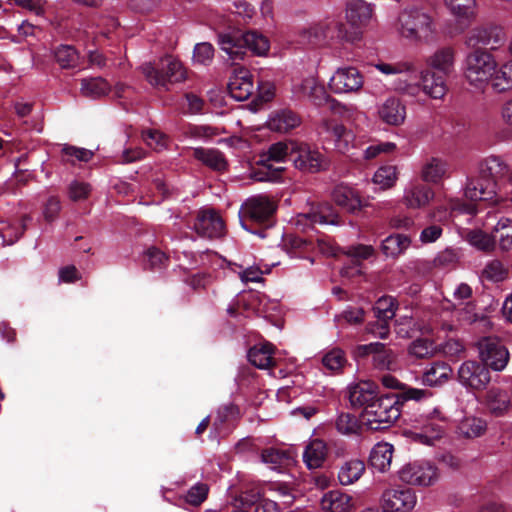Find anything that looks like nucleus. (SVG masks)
<instances>
[{"mask_svg": "<svg viewBox=\"0 0 512 512\" xmlns=\"http://www.w3.org/2000/svg\"><path fill=\"white\" fill-rule=\"evenodd\" d=\"M140 71L151 86L165 91L170 89V85L187 78L182 63L172 56H165L157 63L146 62L140 66Z\"/></svg>", "mask_w": 512, "mask_h": 512, "instance_id": "3", "label": "nucleus"}, {"mask_svg": "<svg viewBox=\"0 0 512 512\" xmlns=\"http://www.w3.org/2000/svg\"><path fill=\"white\" fill-rule=\"evenodd\" d=\"M331 197L336 205L351 214L357 213L365 206L360 194L347 185L336 186L331 193Z\"/></svg>", "mask_w": 512, "mask_h": 512, "instance_id": "24", "label": "nucleus"}, {"mask_svg": "<svg viewBox=\"0 0 512 512\" xmlns=\"http://www.w3.org/2000/svg\"><path fill=\"white\" fill-rule=\"evenodd\" d=\"M347 363L345 353L340 348H333L322 357V364L325 369L331 372H339Z\"/></svg>", "mask_w": 512, "mask_h": 512, "instance_id": "49", "label": "nucleus"}, {"mask_svg": "<svg viewBox=\"0 0 512 512\" xmlns=\"http://www.w3.org/2000/svg\"><path fill=\"white\" fill-rule=\"evenodd\" d=\"M448 163L439 157H429L421 167V179L427 183L438 184L446 176Z\"/></svg>", "mask_w": 512, "mask_h": 512, "instance_id": "29", "label": "nucleus"}, {"mask_svg": "<svg viewBox=\"0 0 512 512\" xmlns=\"http://www.w3.org/2000/svg\"><path fill=\"white\" fill-rule=\"evenodd\" d=\"M410 239L403 234L386 237L382 242V251L387 257H396L410 246Z\"/></svg>", "mask_w": 512, "mask_h": 512, "instance_id": "43", "label": "nucleus"}, {"mask_svg": "<svg viewBox=\"0 0 512 512\" xmlns=\"http://www.w3.org/2000/svg\"><path fill=\"white\" fill-rule=\"evenodd\" d=\"M406 105L397 96H388L377 106V117L386 125L398 127L406 119Z\"/></svg>", "mask_w": 512, "mask_h": 512, "instance_id": "18", "label": "nucleus"}, {"mask_svg": "<svg viewBox=\"0 0 512 512\" xmlns=\"http://www.w3.org/2000/svg\"><path fill=\"white\" fill-rule=\"evenodd\" d=\"M373 16V6L364 0H351L346 6V19L355 27L352 31H347L343 24H336L338 29L337 37L346 42L355 43L361 39L359 27L369 23Z\"/></svg>", "mask_w": 512, "mask_h": 512, "instance_id": "6", "label": "nucleus"}, {"mask_svg": "<svg viewBox=\"0 0 512 512\" xmlns=\"http://www.w3.org/2000/svg\"><path fill=\"white\" fill-rule=\"evenodd\" d=\"M409 353L417 358L433 355V344L427 339H416L409 347Z\"/></svg>", "mask_w": 512, "mask_h": 512, "instance_id": "60", "label": "nucleus"}, {"mask_svg": "<svg viewBox=\"0 0 512 512\" xmlns=\"http://www.w3.org/2000/svg\"><path fill=\"white\" fill-rule=\"evenodd\" d=\"M468 242L481 251L489 252L495 247L494 236L489 235L481 230H474L468 234Z\"/></svg>", "mask_w": 512, "mask_h": 512, "instance_id": "53", "label": "nucleus"}, {"mask_svg": "<svg viewBox=\"0 0 512 512\" xmlns=\"http://www.w3.org/2000/svg\"><path fill=\"white\" fill-rule=\"evenodd\" d=\"M479 356L486 366L495 371L503 370L509 360V352L495 337H485L478 342Z\"/></svg>", "mask_w": 512, "mask_h": 512, "instance_id": "15", "label": "nucleus"}, {"mask_svg": "<svg viewBox=\"0 0 512 512\" xmlns=\"http://www.w3.org/2000/svg\"><path fill=\"white\" fill-rule=\"evenodd\" d=\"M258 168H255L251 174V179L259 182H274L277 181L284 171V167L277 166L274 167L272 164L264 161V163H260V159L258 160Z\"/></svg>", "mask_w": 512, "mask_h": 512, "instance_id": "46", "label": "nucleus"}, {"mask_svg": "<svg viewBox=\"0 0 512 512\" xmlns=\"http://www.w3.org/2000/svg\"><path fill=\"white\" fill-rule=\"evenodd\" d=\"M143 139L148 146L154 150H161L166 147V137L163 133L157 130H148L143 133Z\"/></svg>", "mask_w": 512, "mask_h": 512, "instance_id": "64", "label": "nucleus"}, {"mask_svg": "<svg viewBox=\"0 0 512 512\" xmlns=\"http://www.w3.org/2000/svg\"><path fill=\"white\" fill-rule=\"evenodd\" d=\"M394 89L399 94L410 97H417L422 92L431 99L442 100L448 91V86L444 75L425 68L419 72L417 82L398 79Z\"/></svg>", "mask_w": 512, "mask_h": 512, "instance_id": "4", "label": "nucleus"}, {"mask_svg": "<svg viewBox=\"0 0 512 512\" xmlns=\"http://www.w3.org/2000/svg\"><path fill=\"white\" fill-rule=\"evenodd\" d=\"M309 222L310 224L341 225L342 221L338 212L328 203L323 202L311 207L309 212L301 213L297 217V224Z\"/></svg>", "mask_w": 512, "mask_h": 512, "instance_id": "19", "label": "nucleus"}, {"mask_svg": "<svg viewBox=\"0 0 512 512\" xmlns=\"http://www.w3.org/2000/svg\"><path fill=\"white\" fill-rule=\"evenodd\" d=\"M66 161L75 163V161L88 162L93 157V152L85 148H78L75 146H65L62 149Z\"/></svg>", "mask_w": 512, "mask_h": 512, "instance_id": "59", "label": "nucleus"}, {"mask_svg": "<svg viewBox=\"0 0 512 512\" xmlns=\"http://www.w3.org/2000/svg\"><path fill=\"white\" fill-rule=\"evenodd\" d=\"M394 447L388 442H379L374 445L370 452L369 462L371 466L381 473L390 469Z\"/></svg>", "mask_w": 512, "mask_h": 512, "instance_id": "31", "label": "nucleus"}, {"mask_svg": "<svg viewBox=\"0 0 512 512\" xmlns=\"http://www.w3.org/2000/svg\"><path fill=\"white\" fill-rule=\"evenodd\" d=\"M272 353L273 346L270 343H265L260 346L252 347L248 352V359L255 367L268 369L274 365Z\"/></svg>", "mask_w": 512, "mask_h": 512, "instance_id": "40", "label": "nucleus"}, {"mask_svg": "<svg viewBox=\"0 0 512 512\" xmlns=\"http://www.w3.org/2000/svg\"><path fill=\"white\" fill-rule=\"evenodd\" d=\"M496 68L495 56L482 47L469 52L463 61L464 78L476 89H484L489 83H493Z\"/></svg>", "mask_w": 512, "mask_h": 512, "instance_id": "2", "label": "nucleus"}, {"mask_svg": "<svg viewBox=\"0 0 512 512\" xmlns=\"http://www.w3.org/2000/svg\"><path fill=\"white\" fill-rule=\"evenodd\" d=\"M452 373V368L446 362H433L424 370L422 383L429 387L441 386L451 378Z\"/></svg>", "mask_w": 512, "mask_h": 512, "instance_id": "28", "label": "nucleus"}, {"mask_svg": "<svg viewBox=\"0 0 512 512\" xmlns=\"http://www.w3.org/2000/svg\"><path fill=\"white\" fill-rule=\"evenodd\" d=\"M373 364L377 369L390 370L393 368L394 357L390 350L383 344L382 349H377L373 355Z\"/></svg>", "mask_w": 512, "mask_h": 512, "instance_id": "58", "label": "nucleus"}, {"mask_svg": "<svg viewBox=\"0 0 512 512\" xmlns=\"http://www.w3.org/2000/svg\"><path fill=\"white\" fill-rule=\"evenodd\" d=\"M328 87L337 95L358 94L364 87V75L357 67L342 66L334 71Z\"/></svg>", "mask_w": 512, "mask_h": 512, "instance_id": "9", "label": "nucleus"}, {"mask_svg": "<svg viewBox=\"0 0 512 512\" xmlns=\"http://www.w3.org/2000/svg\"><path fill=\"white\" fill-rule=\"evenodd\" d=\"M510 167L501 156L490 155L486 157L479 166V173L494 180L496 183L499 179L505 177L509 173Z\"/></svg>", "mask_w": 512, "mask_h": 512, "instance_id": "30", "label": "nucleus"}, {"mask_svg": "<svg viewBox=\"0 0 512 512\" xmlns=\"http://www.w3.org/2000/svg\"><path fill=\"white\" fill-rule=\"evenodd\" d=\"M432 188L420 182L409 183L403 193L402 202L409 209H423L433 200Z\"/></svg>", "mask_w": 512, "mask_h": 512, "instance_id": "21", "label": "nucleus"}, {"mask_svg": "<svg viewBox=\"0 0 512 512\" xmlns=\"http://www.w3.org/2000/svg\"><path fill=\"white\" fill-rule=\"evenodd\" d=\"M244 48L247 47L257 56H264L270 49L267 37L256 31H248L242 34Z\"/></svg>", "mask_w": 512, "mask_h": 512, "instance_id": "42", "label": "nucleus"}, {"mask_svg": "<svg viewBox=\"0 0 512 512\" xmlns=\"http://www.w3.org/2000/svg\"><path fill=\"white\" fill-rule=\"evenodd\" d=\"M497 189L498 185L494 180H488L487 177L479 173L477 177L468 179L464 189V195L471 202L480 201L494 205L501 200Z\"/></svg>", "mask_w": 512, "mask_h": 512, "instance_id": "14", "label": "nucleus"}, {"mask_svg": "<svg viewBox=\"0 0 512 512\" xmlns=\"http://www.w3.org/2000/svg\"><path fill=\"white\" fill-rule=\"evenodd\" d=\"M255 85L250 71L244 67L234 69L228 83V91L237 101L247 100L254 92Z\"/></svg>", "mask_w": 512, "mask_h": 512, "instance_id": "20", "label": "nucleus"}, {"mask_svg": "<svg viewBox=\"0 0 512 512\" xmlns=\"http://www.w3.org/2000/svg\"><path fill=\"white\" fill-rule=\"evenodd\" d=\"M319 129L321 132H326L331 135L335 142V147L339 152L346 153L354 147L355 135L343 124L334 123L324 119L321 122Z\"/></svg>", "mask_w": 512, "mask_h": 512, "instance_id": "23", "label": "nucleus"}, {"mask_svg": "<svg viewBox=\"0 0 512 512\" xmlns=\"http://www.w3.org/2000/svg\"><path fill=\"white\" fill-rule=\"evenodd\" d=\"M495 243L498 242L501 250L508 251L512 248V220L500 219L493 230Z\"/></svg>", "mask_w": 512, "mask_h": 512, "instance_id": "44", "label": "nucleus"}, {"mask_svg": "<svg viewBox=\"0 0 512 512\" xmlns=\"http://www.w3.org/2000/svg\"><path fill=\"white\" fill-rule=\"evenodd\" d=\"M275 211L276 205L270 197L262 194L252 196L241 206L239 211L240 224L245 230L250 231L246 225L247 220L259 224L265 223L270 220Z\"/></svg>", "mask_w": 512, "mask_h": 512, "instance_id": "7", "label": "nucleus"}, {"mask_svg": "<svg viewBox=\"0 0 512 512\" xmlns=\"http://www.w3.org/2000/svg\"><path fill=\"white\" fill-rule=\"evenodd\" d=\"M485 404L494 416L504 415L511 407L510 396L498 388H491L485 396Z\"/></svg>", "mask_w": 512, "mask_h": 512, "instance_id": "34", "label": "nucleus"}, {"mask_svg": "<svg viewBox=\"0 0 512 512\" xmlns=\"http://www.w3.org/2000/svg\"><path fill=\"white\" fill-rule=\"evenodd\" d=\"M399 479L409 485L428 487L440 477L438 468L429 461H415L405 464L398 471Z\"/></svg>", "mask_w": 512, "mask_h": 512, "instance_id": "8", "label": "nucleus"}, {"mask_svg": "<svg viewBox=\"0 0 512 512\" xmlns=\"http://www.w3.org/2000/svg\"><path fill=\"white\" fill-rule=\"evenodd\" d=\"M218 43L221 50L224 51L228 58L233 62L242 60L246 54L242 35L221 34L219 35Z\"/></svg>", "mask_w": 512, "mask_h": 512, "instance_id": "35", "label": "nucleus"}, {"mask_svg": "<svg viewBox=\"0 0 512 512\" xmlns=\"http://www.w3.org/2000/svg\"><path fill=\"white\" fill-rule=\"evenodd\" d=\"M332 102H333V108H336L337 112L343 118V120L350 123L351 125L357 126L358 122L362 118L366 117L365 113L360 111L354 105L342 104L335 99H332Z\"/></svg>", "mask_w": 512, "mask_h": 512, "instance_id": "51", "label": "nucleus"}, {"mask_svg": "<svg viewBox=\"0 0 512 512\" xmlns=\"http://www.w3.org/2000/svg\"><path fill=\"white\" fill-rule=\"evenodd\" d=\"M321 508L324 512H351L352 498L341 491H329L321 499Z\"/></svg>", "mask_w": 512, "mask_h": 512, "instance_id": "32", "label": "nucleus"}, {"mask_svg": "<svg viewBox=\"0 0 512 512\" xmlns=\"http://www.w3.org/2000/svg\"><path fill=\"white\" fill-rule=\"evenodd\" d=\"M443 2L449 13L458 21L471 23L476 20L477 0H443Z\"/></svg>", "mask_w": 512, "mask_h": 512, "instance_id": "27", "label": "nucleus"}, {"mask_svg": "<svg viewBox=\"0 0 512 512\" xmlns=\"http://www.w3.org/2000/svg\"><path fill=\"white\" fill-rule=\"evenodd\" d=\"M425 63L428 69L448 76L455 70L456 50L451 46L440 47L426 58Z\"/></svg>", "mask_w": 512, "mask_h": 512, "instance_id": "22", "label": "nucleus"}, {"mask_svg": "<svg viewBox=\"0 0 512 512\" xmlns=\"http://www.w3.org/2000/svg\"><path fill=\"white\" fill-rule=\"evenodd\" d=\"M365 472V463L359 459H351L342 464L338 471V479L342 485H351L358 481Z\"/></svg>", "mask_w": 512, "mask_h": 512, "instance_id": "39", "label": "nucleus"}, {"mask_svg": "<svg viewBox=\"0 0 512 512\" xmlns=\"http://www.w3.org/2000/svg\"><path fill=\"white\" fill-rule=\"evenodd\" d=\"M193 156L215 171L221 172L227 168V161L219 150L198 147L193 150Z\"/></svg>", "mask_w": 512, "mask_h": 512, "instance_id": "37", "label": "nucleus"}, {"mask_svg": "<svg viewBox=\"0 0 512 512\" xmlns=\"http://www.w3.org/2000/svg\"><path fill=\"white\" fill-rule=\"evenodd\" d=\"M458 378L462 385L474 390H482L490 382V373L481 363L466 361L458 370Z\"/></svg>", "mask_w": 512, "mask_h": 512, "instance_id": "16", "label": "nucleus"}, {"mask_svg": "<svg viewBox=\"0 0 512 512\" xmlns=\"http://www.w3.org/2000/svg\"><path fill=\"white\" fill-rule=\"evenodd\" d=\"M208 486L198 483L191 487L186 494V501L192 505H200L207 497Z\"/></svg>", "mask_w": 512, "mask_h": 512, "instance_id": "63", "label": "nucleus"}, {"mask_svg": "<svg viewBox=\"0 0 512 512\" xmlns=\"http://www.w3.org/2000/svg\"><path fill=\"white\" fill-rule=\"evenodd\" d=\"M377 398V385L374 382L360 381L349 387V401L354 407L365 409Z\"/></svg>", "mask_w": 512, "mask_h": 512, "instance_id": "25", "label": "nucleus"}, {"mask_svg": "<svg viewBox=\"0 0 512 512\" xmlns=\"http://www.w3.org/2000/svg\"><path fill=\"white\" fill-rule=\"evenodd\" d=\"M380 73L386 76L410 74L415 72V66L410 61L384 62L379 61L373 65Z\"/></svg>", "mask_w": 512, "mask_h": 512, "instance_id": "45", "label": "nucleus"}, {"mask_svg": "<svg viewBox=\"0 0 512 512\" xmlns=\"http://www.w3.org/2000/svg\"><path fill=\"white\" fill-rule=\"evenodd\" d=\"M214 57V48L208 42H202L196 44L193 51V61L194 63L200 65H209Z\"/></svg>", "mask_w": 512, "mask_h": 512, "instance_id": "57", "label": "nucleus"}, {"mask_svg": "<svg viewBox=\"0 0 512 512\" xmlns=\"http://www.w3.org/2000/svg\"><path fill=\"white\" fill-rule=\"evenodd\" d=\"M398 179V172L396 166L385 165L375 172L373 176L374 184L378 185L380 189L385 190L393 187Z\"/></svg>", "mask_w": 512, "mask_h": 512, "instance_id": "48", "label": "nucleus"}, {"mask_svg": "<svg viewBox=\"0 0 512 512\" xmlns=\"http://www.w3.org/2000/svg\"><path fill=\"white\" fill-rule=\"evenodd\" d=\"M396 30L403 39L411 43L428 44L435 39L436 24L427 11L411 5L399 12Z\"/></svg>", "mask_w": 512, "mask_h": 512, "instance_id": "1", "label": "nucleus"}, {"mask_svg": "<svg viewBox=\"0 0 512 512\" xmlns=\"http://www.w3.org/2000/svg\"><path fill=\"white\" fill-rule=\"evenodd\" d=\"M395 149L396 145L393 142H380L372 144L364 150V158L367 160H371L382 153H391Z\"/></svg>", "mask_w": 512, "mask_h": 512, "instance_id": "62", "label": "nucleus"}, {"mask_svg": "<svg viewBox=\"0 0 512 512\" xmlns=\"http://www.w3.org/2000/svg\"><path fill=\"white\" fill-rule=\"evenodd\" d=\"M194 229L200 236L207 238H220L225 234L224 221L213 209H203L198 212Z\"/></svg>", "mask_w": 512, "mask_h": 512, "instance_id": "17", "label": "nucleus"}, {"mask_svg": "<svg viewBox=\"0 0 512 512\" xmlns=\"http://www.w3.org/2000/svg\"><path fill=\"white\" fill-rule=\"evenodd\" d=\"M295 142H277L269 146L268 150L260 155V163L264 161L281 163L287 157L291 159Z\"/></svg>", "mask_w": 512, "mask_h": 512, "instance_id": "38", "label": "nucleus"}, {"mask_svg": "<svg viewBox=\"0 0 512 512\" xmlns=\"http://www.w3.org/2000/svg\"><path fill=\"white\" fill-rule=\"evenodd\" d=\"M492 88L497 92H505L512 89V58L500 65L497 63Z\"/></svg>", "mask_w": 512, "mask_h": 512, "instance_id": "41", "label": "nucleus"}, {"mask_svg": "<svg viewBox=\"0 0 512 512\" xmlns=\"http://www.w3.org/2000/svg\"><path fill=\"white\" fill-rule=\"evenodd\" d=\"M261 461L269 465L271 469H276L289 461V455L285 451L268 448L262 451Z\"/></svg>", "mask_w": 512, "mask_h": 512, "instance_id": "54", "label": "nucleus"}, {"mask_svg": "<svg viewBox=\"0 0 512 512\" xmlns=\"http://www.w3.org/2000/svg\"><path fill=\"white\" fill-rule=\"evenodd\" d=\"M507 275L508 268L497 259L489 261L482 271V276L492 282H501Z\"/></svg>", "mask_w": 512, "mask_h": 512, "instance_id": "52", "label": "nucleus"}, {"mask_svg": "<svg viewBox=\"0 0 512 512\" xmlns=\"http://www.w3.org/2000/svg\"><path fill=\"white\" fill-rule=\"evenodd\" d=\"M459 261V254L454 249H445L434 259L436 267L448 268L454 266Z\"/></svg>", "mask_w": 512, "mask_h": 512, "instance_id": "61", "label": "nucleus"}, {"mask_svg": "<svg viewBox=\"0 0 512 512\" xmlns=\"http://www.w3.org/2000/svg\"><path fill=\"white\" fill-rule=\"evenodd\" d=\"M336 428L338 432L344 435L356 434L359 429L357 418L349 413H341L336 419Z\"/></svg>", "mask_w": 512, "mask_h": 512, "instance_id": "56", "label": "nucleus"}, {"mask_svg": "<svg viewBox=\"0 0 512 512\" xmlns=\"http://www.w3.org/2000/svg\"><path fill=\"white\" fill-rule=\"evenodd\" d=\"M291 161L294 167L304 173H318L328 168V160L317 149L306 143L295 142Z\"/></svg>", "mask_w": 512, "mask_h": 512, "instance_id": "10", "label": "nucleus"}, {"mask_svg": "<svg viewBox=\"0 0 512 512\" xmlns=\"http://www.w3.org/2000/svg\"><path fill=\"white\" fill-rule=\"evenodd\" d=\"M416 503L415 491L402 485L386 488L381 496V504L385 512H410Z\"/></svg>", "mask_w": 512, "mask_h": 512, "instance_id": "13", "label": "nucleus"}, {"mask_svg": "<svg viewBox=\"0 0 512 512\" xmlns=\"http://www.w3.org/2000/svg\"><path fill=\"white\" fill-rule=\"evenodd\" d=\"M486 430V422L477 417H465L458 426L460 435L466 438L481 436Z\"/></svg>", "mask_w": 512, "mask_h": 512, "instance_id": "47", "label": "nucleus"}, {"mask_svg": "<svg viewBox=\"0 0 512 512\" xmlns=\"http://www.w3.org/2000/svg\"><path fill=\"white\" fill-rule=\"evenodd\" d=\"M111 91V85L102 77H91L81 80L80 93L83 97L99 99L107 96Z\"/></svg>", "mask_w": 512, "mask_h": 512, "instance_id": "33", "label": "nucleus"}, {"mask_svg": "<svg viewBox=\"0 0 512 512\" xmlns=\"http://www.w3.org/2000/svg\"><path fill=\"white\" fill-rule=\"evenodd\" d=\"M303 462L310 470L323 467L328 457V447L321 439H312L305 446L303 451Z\"/></svg>", "mask_w": 512, "mask_h": 512, "instance_id": "26", "label": "nucleus"}, {"mask_svg": "<svg viewBox=\"0 0 512 512\" xmlns=\"http://www.w3.org/2000/svg\"><path fill=\"white\" fill-rule=\"evenodd\" d=\"M300 124L299 117L290 110H281L273 113L268 121L267 125L269 129L276 132H287Z\"/></svg>", "mask_w": 512, "mask_h": 512, "instance_id": "36", "label": "nucleus"}, {"mask_svg": "<svg viewBox=\"0 0 512 512\" xmlns=\"http://www.w3.org/2000/svg\"><path fill=\"white\" fill-rule=\"evenodd\" d=\"M505 39L504 29L499 25L489 23L471 29L466 36L465 45L474 49L481 45L489 47L490 50H496L503 45Z\"/></svg>", "mask_w": 512, "mask_h": 512, "instance_id": "12", "label": "nucleus"}, {"mask_svg": "<svg viewBox=\"0 0 512 512\" xmlns=\"http://www.w3.org/2000/svg\"><path fill=\"white\" fill-rule=\"evenodd\" d=\"M373 309L378 320L388 321L395 315L394 299L389 296L381 297L377 300Z\"/></svg>", "mask_w": 512, "mask_h": 512, "instance_id": "55", "label": "nucleus"}, {"mask_svg": "<svg viewBox=\"0 0 512 512\" xmlns=\"http://www.w3.org/2000/svg\"><path fill=\"white\" fill-rule=\"evenodd\" d=\"M400 416L398 400L392 395L378 397L362 413V422L371 430L389 427Z\"/></svg>", "mask_w": 512, "mask_h": 512, "instance_id": "5", "label": "nucleus"}, {"mask_svg": "<svg viewBox=\"0 0 512 512\" xmlns=\"http://www.w3.org/2000/svg\"><path fill=\"white\" fill-rule=\"evenodd\" d=\"M54 57L62 68H74L78 65L79 56L72 46L61 45L55 50Z\"/></svg>", "mask_w": 512, "mask_h": 512, "instance_id": "50", "label": "nucleus"}, {"mask_svg": "<svg viewBox=\"0 0 512 512\" xmlns=\"http://www.w3.org/2000/svg\"><path fill=\"white\" fill-rule=\"evenodd\" d=\"M448 418L440 410L434 409L427 417L420 430L410 431L409 436L415 443L434 445L441 439L448 427Z\"/></svg>", "mask_w": 512, "mask_h": 512, "instance_id": "11", "label": "nucleus"}]
</instances>
